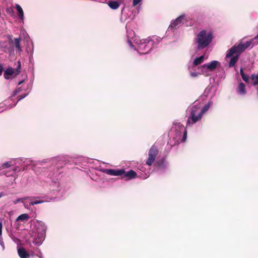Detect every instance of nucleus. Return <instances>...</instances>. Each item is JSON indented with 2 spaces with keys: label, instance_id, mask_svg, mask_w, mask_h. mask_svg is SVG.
<instances>
[{
  "label": "nucleus",
  "instance_id": "1",
  "mask_svg": "<svg viewBox=\"0 0 258 258\" xmlns=\"http://www.w3.org/2000/svg\"><path fill=\"white\" fill-rule=\"evenodd\" d=\"M46 166L43 167L41 177L44 182H56L62 172L65 165L64 160L59 157H53L46 162Z\"/></svg>",
  "mask_w": 258,
  "mask_h": 258
},
{
  "label": "nucleus",
  "instance_id": "2",
  "mask_svg": "<svg viewBox=\"0 0 258 258\" xmlns=\"http://www.w3.org/2000/svg\"><path fill=\"white\" fill-rule=\"evenodd\" d=\"M169 143L173 146L185 141L187 131L184 126L180 122L174 121L169 132Z\"/></svg>",
  "mask_w": 258,
  "mask_h": 258
},
{
  "label": "nucleus",
  "instance_id": "3",
  "mask_svg": "<svg viewBox=\"0 0 258 258\" xmlns=\"http://www.w3.org/2000/svg\"><path fill=\"white\" fill-rule=\"evenodd\" d=\"M213 39L211 31L203 30L197 34L194 40L197 50H202L208 46Z\"/></svg>",
  "mask_w": 258,
  "mask_h": 258
},
{
  "label": "nucleus",
  "instance_id": "4",
  "mask_svg": "<svg viewBox=\"0 0 258 258\" xmlns=\"http://www.w3.org/2000/svg\"><path fill=\"white\" fill-rule=\"evenodd\" d=\"M187 111L189 115L187 117L186 127H189L197 122L201 121L203 117V114L201 111V105L198 101H195L190 105Z\"/></svg>",
  "mask_w": 258,
  "mask_h": 258
},
{
  "label": "nucleus",
  "instance_id": "5",
  "mask_svg": "<svg viewBox=\"0 0 258 258\" xmlns=\"http://www.w3.org/2000/svg\"><path fill=\"white\" fill-rule=\"evenodd\" d=\"M27 161L30 162L31 161L30 159H27L24 158L16 159L12 158L9 161L2 163L0 167L3 168H6L12 166H15V168L14 170L6 173V176L7 177L11 176L15 177L16 176V172H19L20 170V168L18 165H21L22 163H25Z\"/></svg>",
  "mask_w": 258,
  "mask_h": 258
},
{
  "label": "nucleus",
  "instance_id": "6",
  "mask_svg": "<svg viewBox=\"0 0 258 258\" xmlns=\"http://www.w3.org/2000/svg\"><path fill=\"white\" fill-rule=\"evenodd\" d=\"M221 66V63L218 60H212L200 66V69L203 75L208 77L211 76V73Z\"/></svg>",
  "mask_w": 258,
  "mask_h": 258
},
{
  "label": "nucleus",
  "instance_id": "7",
  "mask_svg": "<svg viewBox=\"0 0 258 258\" xmlns=\"http://www.w3.org/2000/svg\"><path fill=\"white\" fill-rule=\"evenodd\" d=\"M134 41L138 47L137 50L140 54H146L152 50L147 38L142 40L135 38Z\"/></svg>",
  "mask_w": 258,
  "mask_h": 258
},
{
  "label": "nucleus",
  "instance_id": "8",
  "mask_svg": "<svg viewBox=\"0 0 258 258\" xmlns=\"http://www.w3.org/2000/svg\"><path fill=\"white\" fill-rule=\"evenodd\" d=\"M190 20V17L185 14H182L174 20H173L168 27V30H173L179 28L182 24H183V21L187 22Z\"/></svg>",
  "mask_w": 258,
  "mask_h": 258
},
{
  "label": "nucleus",
  "instance_id": "9",
  "mask_svg": "<svg viewBox=\"0 0 258 258\" xmlns=\"http://www.w3.org/2000/svg\"><path fill=\"white\" fill-rule=\"evenodd\" d=\"M46 230V227L45 224L41 221H37L34 224L32 229L33 234L39 235L40 236H45Z\"/></svg>",
  "mask_w": 258,
  "mask_h": 258
},
{
  "label": "nucleus",
  "instance_id": "10",
  "mask_svg": "<svg viewBox=\"0 0 258 258\" xmlns=\"http://www.w3.org/2000/svg\"><path fill=\"white\" fill-rule=\"evenodd\" d=\"M158 154V149L157 147L154 145H153L149 151V157L146 162V164L149 166H151L155 161Z\"/></svg>",
  "mask_w": 258,
  "mask_h": 258
},
{
  "label": "nucleus",
  "instance_id": "11",
  "mask_svg": "<svg viewBox=\"0 0 258 258\" xmlns=\"http://www.w3.org/2000/svg\"><path fill=\"white\" fill-rule=\"evenodd\" d=\"M208 58V56L206 54H204L200 56L196 57L192 61L188 63V69H193L200 64H201L205 60Z\"/></svg>",
  "mask_w": 258,
  "mask_h": 258
},
{
  "label": "nucleus",
  "instance_id": "12",
  "mask_svg": "<svg viewBox=\"0 0 258 258\" xmlns=\"http://www.w3.org/2000/svg\"><path fill=\"white\" fill-rule=\"evenodd\" d=\"M99 170L107 174L113 176L121 175L124 172L123 169H105L100 168Z\"/></svg>",
  "mask_w": 258,
  "mask_h": 258
},
{
  "label": "nucleus",
  "instance_id": "13",
  "mask_svg": "<svg viewBox=\"0 0 258 258\" xmlns=\"http://www.w3.org/2000/svg\"><path fill=\"white\" fill-rule=\"evenodd\" d=\"M37 200L35 201H32L30 202V206H33L34 205L40 204L45 202H49L54 199V198H50L49 197H44L42 198L36 197Z\"/></svg>",
  "mask_w": 258,
  "mask_h": 258
},
{
  "label": "nucleus",
  "instance_id": "14",
  "mask_svg": "<svg viewBox=\"0 0 258 258\" xmlns=\"http://www.w3.org/2000/svg\"><path fill=\"white\" fill-rule=\"evenodd\" d=\"M252 42V40L248 41L245 43H243L242 41H240L238 45H236L238 54H240L246 49L248 48L251 45Z\"/></svg>",
  "mask_w": 258,
  "mask_h": 258
},
{
  "label": "nucleus",
  "instance_id": "15",
  "mask_svg": "<svg viewBox=\"0 0 258 258\" xmlns=\"http://www.w3.org/2000/svg\"><path fill=\"white\" fill-rule=\"evenodd\" d=\"M148 40L149 41V44L150 46L152 47V49L156 46V45L159 44L162 40V38L157 36H152L149 37L148 38Z\"/></svg>",
  "mask_w": 258,
  "mask_h": 258
},
{
  "label": "nucleus",
  "instance_id": "16",
  "mask_svg": "<svg viewBox=\"0 0 258 258\" xmlns=\"http://www.w3.org/2000/svg\"><path fill=\"white\" fill-rule=\"evenodd\" d=\"M236 92L239 96H245L246 94L247 91L244 84L242 82L239 83L237 87L236 88Z\"/></svg>",
  "mask_w": 258,
  "mask_h": 258
},
{
  "label": "nucleus",
  "instance_id": "17",
  "mask_svg": "<svg viewBox=\"0 0 258 258\" xmlns=\"http://www.w3.org/2000/svg\"><path fill=\"white\" fill-rule=\"evenodd\" d=\"M195 70L196 69H195V68L188 70L189 72V75L191 78H198L200 75H203L200 69V66L198 67V71H195Z\"/></svg>",
  "mask_w": 258,
  "mask_h": 258
},
{
  "label": "nucleus",
  "instance_id": "18",
  "mask_svg": "<svg viewBox=\"0 0 258 258\" xmlns=\"http://www.w3.org/2000/svg\"><path fill=\"white\" fill-rule=\"evenodd\" d=\"M15 7L17 11V16L20 20L24 23V12L21 7L19 4H16Z\"/></svg>",
  "mask_w": 258,
  "mask_h": 258
},
{
  "label": "nucleus",
  "instance_id": "19",
  "mask_svg": "<svg viewBox=\"0 0 258 258\" xmlns=\"http://www.w3.org/2000/svg\"><path fill=\"white\" fill-rule=\"evenodd\" d=\"M234 54L239 55L238 52V49L237 48L236 45L233 46L230 49H229L226 53V57L229 58L232 56Z\"/></svg>",
  "mask_w": 258,
  "mask_h": 258
},
{
  "label": "nucleus",
  "instance_id": "20",
  "mask_svg": "<svg viewBox=\"0 0 258 258\" xmlns=\"http://www.w3.org/2000/svg\"><path fill=\"white\" fill-rule=\"evenodd\" d=\"M122 175V177H126L127 179H131L135 178L137 176V173L135 171L133 170H130L127 172H124L121 175Z\"/></svg>",
  "mask_w": 258,
  "mask_h": 258
},
{
  "label": "nucleus",
  "instance_id": "21",
  "mask_svg": "<svg viewBox=\"0 0 258 258\" xmlns=\"http://www.w3.org/2000/svg\"><path fill=\"white\" fill-rule=\"evenodd\" d=\"M18 253L20 258H29L30 254L23 247H19L18 249Z\"/></svg>",
  "mask_w": 258,
  "mask_h": 258
},
{
  "label": "nucleus",
  "instance_id": "22",
  "mask_svg": "<svg viewBox=\"0 0 258 258\" xmlns=\"http://www.w3.org/2000/svg\"><path fill=\"white\" fill-rule=\"evenodd\" d=\"M35 238L34 239V240L33 241V244H34L35 245L39 246L40 245L44 239L45 236H40L39 235H34Z\"/></svg>",
  "mask_w": 258,
  "mask_h": 258
},
{
  "label": "nucleus",
  "instance_id": "23",
  "mask_svg": "<svg viewBox=\"0 0 258 258\" xmlns=\"http://www.w3.org/2000/svg\"><path fill=\"white\" fill-rule=\"evenodd\" d=\"M14 73L15 72L13 69L11 68H8L4 72V78L7 80H9L10 79H11V76H12Z\"/></svg>",
  "mask_w": 258,
  "mask_h": 258
},
{
  "label": "nucleus",
  "instance_id": "24",
  "mask_svg": "<svg viewBox=\"0 0 258 258\" xmlns=\"http://www.w3.org/2000/svg\"><path fill=\"white\" fill-rule=\"evenodd\" d=\"M108 6L112 10H116L119 7V4L117 1H110L107 3Z\"/></svg>",
  "mask_w": 258,
  "mask_h": 258
},
{
  "label": "nucleus",
  "instance_id": "25",
  "mask_svg": "<svg viewBox=\"0 0 258 258\" xmlns=\"http://www.w3.org/2000/svg\"><path fill=\"white\" fill-rule=\"evenodd\" d=\"M213 102L212 101H209L204 107L201 108V111L203 115H204L210 108V107L212 105Z\"/></svg>",
  "mask_w": 258,
  "mask_h": 258
},
{
  "label": "nucleus",
  "instance_id": "26",
  "mask_svg": "<svg viewBox=\"0 0 258 258\" xmlns=\"http://www.w3.org/2000/svg\"><path fill=\"white\" fill-rule=\"evenodd\" d=\"M2 229H3V222L2 219L0 218V245H1L3 250L5 249V244L3 241L2 237Z\"/></svg>",
  "mask_w": 258,
  "mask_h": 258
},
{
  "label": "nucleus",
  "instance_id": "27",
  "mask_svg": "<svg viewBox=\"0 0 258 258\" xmlns=\"http://www.w3.org/2000/svg\"><path fill=\"white\" fill-rule=\"evenodd\" d=\"M21 38H17L14 39V42L15 44V46L16 48L17 49V50L19 52H21L22 51L21 46H20V42H21Z\"/></svg>",
  "mask_w": 258,
  "mask_h": 258
},
{
  "label": "nucleus",
  "instance_id": "28",
  "mask_svg": "<svg viewBox=\"0 0 258 258\" xmlns=\"http://www.w3.org/2000/svg\"><path fill=\"white\" fill-rule=\"evenodd\" d=\"M239 55L236 54L234 56H233L230 59L229 63V67H232L234 66L236 62L237 61L238 56Z\"/></svg>",
  "mask_w": 258,
  "mask_h": 258
},
{
  "label": "nucleus",
  "instance_id": "29",
  "mask_svg": "<svg viewBox=\"0 0 258 258\" xmlns=\"http://www.w3.org/2000/svg\"><path fill=\"white\" fill-rule=\"evenodd\" d=\"M29 216L27 214H22L19 215L17 219V221H24L26 220H28L29 218Z\"/></svg>",
  "mask_w": 258,
  "mask_h": 258
},
{
  "label": "nucleus",
  "instance_id": "30",
  "mask_svg": "<svg viewBox=\"0 0 258 258\" xmlns=\"http://www.w3.org/2000/svg\"><path fill=\"white\" fill-rule=\"evenodd\" d=\"M29 198H30L28 197H24V198H18V199L14 200L13 201V203H14V204H18V203H20V202L23 203L24 200L29 199Z\"/></svg>",
  "mask_w": 258,
  "mask_h": 258
},
{
  "label": "nucleus",
  "instance_id": "31",
  "mask_svg": "<svg viewBox=\"0 0 258 258\" xmlns=\"http://www.w3.org/2000/svg\"><path fill=\"white\" fill-rule=\"evenodd\" d=\"M251 79L253 81V85H255L258 84V73L256 75H252L251 76Z\"/></svg>",
  "mask_w": 258,
  "mask_h": 258
},
{
  "label": "nucleus",
  "instance_id": "32",
  "mask_svg": "<svg viewBox=\"0 0 258 258\" xmlns=\"http://www.w3.org/2000/svg\"><path fill=\"white\" fill-rule=\"evenodd\" d=\"M22 91V88L21 87H19V88H17L13 93V94H12V96H11V97H13V96H15V95H16L18 93H19V92H20L21 91Z\"/></svg>",
  "mask_w": 258,
  "mask_h": 258
},
{
  "label": "nucleus",
  "instance_id": "33",
  "mask_svg": "<svg viewBox=\"0 0 258 258\" xmlns=\"http://www.w3.org/2000/svg\"><path fill=\"white\" fill-rule=\"evenodd\" d=\"M127 43L131 48H134L135 50L137 49L136 46L133 44L132 40L130 39L128 36H127Z\"/></svg>",
  "mask_w": 258,
  "mask_h": 258
},
{
  "label": "nucleus",
  "instance_id": "34",
  "mask_svg": "<svg viewBox=\"0 0 258 258\" xmlns=\"http://www.w3.org/2000/svg\"><path fill=\"white\" fill-rule=\"evenodd\" d=\"M20 69H21V62L20 61H18V66L16 69V75H18L20 72Z\"/></svg>",
  "mask_w": 258,
  "mask_h": 258
},
{
  "label": "nucleus",
  "instance_id": "35",
  "mask_svg": "<svg viewBox=\"0 0 258 258\" xmlns=\"http://www.w3.org/2000/svg\"><path fill=\"white\" fill-rule=\"evenodd\" d=\"M142 0H133V5L136 6V5L141 3Z\"/></svg>",
  "mask_w": 258,
  "mask_h": 258
},
{
  "label": "nucleus",
  "instance_id": "36",
  "mask_svg": "<svg viewBox=\"0 0 258 258\" xmlns=\"http://www.w3.org/2000/svg\"><path fill=\"white\" fill-rule=\"evenodd\" d=\"M243 80L244 81H245V82H248V80H249V77L248 76H247L246 75H244V76H243L242 77Z\"/></svg>",
  "mask_w": 258,
  "mask_h": 258
},
{
  "label": "nucleus",
  "instance_id": "37",
  "mask_svg": "<svg viewBox=\"0 0 258 258\" xmlns=\"http://www.w3.org/2000/svg\"><path fill=\"white\" fill-rule=\"evenodd\" d=\"M28 94H29V93H27L25 94L24 95H22L20 96L19 98L18 99V101H20L22 99H23L25 97H26L28 95Z\"/></svg>",
  "mask_w": 258,
  "mask_h": 258
},
{
  "label": "nucleus",
  "instance_id": "38",
  "mask_svg": "<svg viewBox=\"0 0 258 258\" xmlns=\"http://www.w3.org/2000/svg\"><path fill=\"white\" fill-rule=\"evenodd\" d=\"M4 70V68L3 66L0 64V76L2 75L3 72Z\"/></svg>",
  "mask_w": 258,
  "mask_h": 258
},
{
  "label": "nucleus",
  "instance_id": "39",
  "mask_svg": "<svg viewBox=\"0 0 258 258\" xmlns=\"http://www.w3.org/2000/svg\"><path fill=\"white\" fill-rule=\"evenodd\" d=\"M23 205H24V207H25V208H26V209H29V206H30V205H29L28 204H27V203H24V202H23Z\"/></svg>",
  "mask_w": 258,
  "mask_h": 258
},
{
  "label": "nucleus",
  "instance_id": "40",
  "mask_svg": "<svg viewBox=\"0 0 258 258\" xmlns=\"http://www.w3.org/2000/svg\"><path fill=\"white\" fill-rule=\"evenodd\" d=\"M240 75L241 76V77H242L243 76H244V73L243 72V69L242 68H241L240 70Z\"/></svg>",
  "mask_w": 258,
  "mask_h": 258
},
{
  "label": "nucleus",
  "instance_id": "41",
  "mask_svg": "<svg viewBox=\"0 0 258 258\" xmlns=\"http://www.w3.org/2000/svg\"><path fill=\"white\" fill-rule=\"evenodd\" d=\"M240 75L241 76V77H242L243 76H244V73L243 72V69L242 68H241L240 70Z\"/></svg>",
  "mask_w": 258,
  "mask_h": 258
},
{
  "label": "nucleus",
  "instance_id": "42",
  "mask_svg": "<svg viewBox=\"0 0 258 258\" xmlns=\"http://www.w3.org/2000/svg\"><path fill=\"white\" fill-rule=\"evenodd\" d=\"M12 9H11V8H9V9H7V12L8 13H10V12H12Z\"/></svg>",
  "mask_w": 258,
  "mask_h": 258
},
{
  "label": "nucleus",
  "instance_id": "43",
  "mask_svg": "<svg viewBox=\"0 0 258 258\" xmlns=\"http://www.w3.org/2000/svg\"><path fill=\"white\" fill-rule=\"evenodd\" d=\"M24 82V80L21 81L18 83V85H21Z\"/></svg>",
  "mask_w": 258,
  "mask_h": 258
},
{
  "label": "nucleus",
  "instance_id": "44",
  "mask_svg": "<svg viewBox=\"0 0 258 258\" xmlns=\"http://www.w3.org/2000/svg\"><path fill=\"white\" fill-rule=\"evenodd\" d=\"M4 195L3 192L0 193V198H2Z\"/></svg>",
  "mask_w": 258,
  "mask_h": 258
},
{
  "label": "nucleus",
  "instance_id": "45",
  "mask_svg": "<svg viewBox=\"0 0 258 258\" xmlns=\"http://www.w3.org/2000/svg\"><path fill=\"white\" fill-rule=\"evenodd\" d=\"M16 104H17V103H14V104L12 106H11L10 108H12V107H13L15 106H16Z\"/></svg>",
  "mask_w": 258,
  "mask_h": 258
},
{
  "label": "nucleus",
  "instance_id": "46",
  "mask_svg": "<svg viewBox=\"0 0 258 258\" xmlns=\"http://www.w3.org/2000/svg\"><path fill=\"white\" fill-rule=\"evenodd\" d=\"M258 38V33L257 35L254 37V39H256Z\"/></svg>",
  "mask_w": 258,
  "mask_h": 258
},
{
  "label": "nucleus",
  "instance_id": "47",
  "mask_svg": "<svg viewBox=\"0 0 258 258\" xmlns=\"http://www.w3.org/2000/svg\"><path fill=\"white\" fill-rule=\"evenodd\" d=\"M11 238L13 241H15V238L11 236Z\"/></svg>",
  "mask_w": 258,
  "mask_h": 258
},
{
  "label": "nucleus",
  "instance_id": "48",
  "mask_svg": "<svg viewBox=\"0 0 258 258\" xmlns=\"http://www.w3.org/2000/svg\"><path fill=\"white\" fill-rule=\"evenodd\" d=\"M3 111L2 110H0V113L2 112Z\"/></svg>",
  "mask_w": 258,
  "mask_h": 258
},
{
  "label": "nucleus",
  "instance_id": "49",
  "mask_svg": "<svg viewBox=\"0 0 258 258\" xmlns=\"http://www.w3.org/2000/svg\"><path fill=\"white\" fill-rule=\"evenodd\" d=\"M257 94H258V90L257 91Z\"/></svg>",
  "mask_w": 258,
  "mask_h": 258
}]
</instances>
